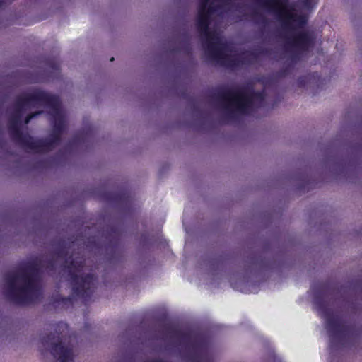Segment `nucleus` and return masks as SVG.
Returning a JSON list of instances; mask_svg holds the SVG:
<instances>
[{"mask_svg":"<svg viewBox=\"0 0 362 362\" xmlns=\"http://www.w3.org/2000/svg\"><path fill=\"white\" fill-rule=\"evenodd\" d=\"M232 6V0H200L197 14V24L204 38L207 54L218 63L230 67L238 65L242 56L223 42L219 33L209 31L208 26L215 15H221Z\"/></svg>","mask_w":362,"mask_h":362,"instance_id":"nucleus-1","label":"nucleus"},{"mask_svg":"<svg viewBox=\"0 0 362 362\" xmlns=\"http://www.w3.org/2000/svg\"><path fill=\"white\" fill-rule=\"evenodd\" d=\"M260 4L264 11L272 13L281 22L293 48L305 50L310 47L312 37L302 28L306 23L305 15L298 13L286 0H260Z\"/></svg>","mask_w":362,"mask_h":362,"instance_id":"nucleus-2","label":"nucleus"},{"mask_svg":"<svg viewBox=\"0 0 362 362\" xmlns=\"http://www.w3.org/2000/svg\"><path fill=\"white\" fill-rule=\"evenodd\" d=\"M35 106H48L52 110V116L56 131L61 129L64 123V115L59 108L58 99L43 91H35L21 98L18 102V111L25 110Z\"/></svg>","mask_w":362,"mask_h":362,"instance_id":"nucleus-3","label":"nucleus"},{"mask_svg":"<svg viewBox=\"0 0 362 362\" xmlns=\"http://www.w3.org/2000/svg\"><path fill=\"white\" fill-rule=\"evenodd\" d=\"M6 286L8 295L19 303L32 300L36 293L33 278L24 271L10 274L6 280Z\"/></svg>","mask_w":362,"mask_h":362,"instance_id":"nucleus-4","label":"nucleus"},{"mask_svg":"<svg viewBox=\"0 0 362 362\" xmlns=\"http://www.w3.org/2000/svg\"><path fill=\"white\" fill-rule=\"evenodd\" d=\"M262 95L245 90H230L223 98V103L229 111L238 114H245L251 111L254 107L260 104Z\"/></svg>","mask_w":362,"mask_h":362,"instance_id":"nucleus-5","label":"nucleus"},{"mask_svg":"<svg viewBox=\"0 0 362 362\" xmlns=\"http://www.w3.org/2000/svg\"><path fill=\"white\" fill-rule=\"evenodd\" d=\"M72 272V284L73 288L77 292L80 293L89 289L93 285V279L92 276H86L85 272H82V270H77V272Z\"/></svg>","mask_w":362,"mask_h":362,"instance_id":"nucleus-6","label":"nucleus"},{"mask_svg":"<svg viewBox=\"0 0 362 362\" xmlns=\"http://www.w3.org/2000/svg\"><path fill=\"white\" fill-rule=\"evenodd\" d=\"M52 352L56 359V362H71L72 361L71 350L61 343L52 347Z\"/></svg>","mask_w":362,"mask_h":362,"instance_id":"nucleus-7","label":"nucleus"},{"mask_svg":"<svg viewBox=\"0 0 362 362\" xmlns=\"http://www.w3.org/2000/svg\"><path fill=\"white\" fill-rule=\"evenodd\" d=\"M35 148L36 151L42 152L49 150L52 148V144L49 142L37 141V144Z\"/></svg>","mask_w":362,"mask_h":362,"instance_id":"nucleus-8","label":"nucleus"},{"mask_svg":"<svg viewBox=\"0 0 362 362\" xmlns=\"http://www.w3.org/2000/svg\"><path fill=\"white\" fill-rule=\"evenodd\" d=\"M300 1L304 8L307 9L315 6L317 3V0H300Z\"/></svg>","mask_w":362,"mask_h":362,"instance_id":"nucleus-9","label":"nucleus"},{"mask_svg":"<svg viewBox=\"0 0 362 362\" xmlns=\"http://www.w3.org/2000/svg\"><path fill=\"white\" fill-rule=\"evenodd\" d=\"M77 264H78L77 262H75V264H73L72 267H71V272H77V270H82V272H84L83 267H81V264L76 265Z\"/></svg>","mask_w":362,"mask_h":362,"instance_id":"nucleus-10","label":"nucleus"},{"mask_svg":"<svg viewBox=\"0 0 362 362\" xmlns=\"http://www.w3.org/2000/svg\"><path fill=\"white\" fill-rule=\"evenodd\" d=\"M40 112H35V114H33L31 115H29L26 119H25V124H28L29 122V121L31 119V118H33V117H35L36 115H38L40 114Z\"/></svg>","mask_w":362,"mask_h":362,"instance_id":"nucleus-11","label":"nucleus"}]
</instances>
